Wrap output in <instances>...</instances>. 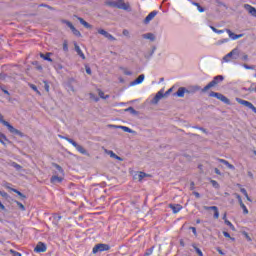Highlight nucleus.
Listing matches in <instances>:
<instances>
[{"label":"nucleus","instance_id":"16","mask_svg":"<svg viewBox=\"0 0 256 256\" xmlns=\"http://www.w3.org/2000/svg\"><path fill=\"white\" fill-rule=\"evenodd\" d=\"M62 181L63 177L58 176L57 174H54L50 179V182L53 183V185H57V183H61Z\"/></svg>","mask_w":256,"mask_h":256},{"label":"nucleus","instance_id":"27","mask_svg":"<svg viewBox=\"0 0 256 256\" xmlns=\"http://www.w3.org/2000/svg\"><path fill=\"white\" fill-rule=\"evenodd\" d=\"M97 92L101 99H109V95H105V92L102 91L101 89H98Z\"/></svg>","mask_w":256,"mask_h":256},{"label":"nucleus","instance_id":"4","mask_svg":"<svg viewBox=\"0 0 256 256\" xmlns=\"http://www.w3.org/2000/svg\"><path fill=\"white\" fill-rule=\"evenodd\" d=\"M224 77L221 75L215 76L214 79L207 84L202 91L205 93L206 91H209V89H211L212 87H215V85H219V83H221V81H223Z\"/></svg>","mask_w":256,"mask_h":256},{"label":"nucleus","instance_id":"29","mask_svg":"<svg viewBox=\"0 0 256 256\" xmlns=\"http://www.w3.org/2000/svg\"><path fill=\"white\" fill-rule=\"evenodd\" d=\"M5 141L9 142V139H7V136H5V134L0 132V143H2V145H5Z\"/></svg>","mask_w":256,"mask_h":256},{"label":"nucleus","instance_id":"39","mask_svg":"<svg viewBox=\"0 0 256 256\" xmlns=\"http://www.w3.org/2000/svg\"><path fill=\"white\" fill-rule=\"evenodd\" d=\"M15 203L17 204V206L19 207V209H21V211H25V205H23V203L19 202V201H15Z\"/></svg>","mask_w":256,"mask_h":256},{"label":"nucleus","instance_id":"47","mask_svg":"<svg viewBox=\"0 0 256 256\" xmlns=\"http://www.w3.org/2000/svg\"><path fill=\"white\" fill-rule=\"evenodd\" d=\"M44 89L47 93H49V83H47V81H44Z\"/></svg>","mask_w":256,"mask_h":256},{"label":"nucleus","instance_id":"52","mask_svg":"<svg viewBox=\"0 0 256 256\" xmlns=\"http://www.w3.org/2000/svg\"><path fill=\"white\" fill-rule=\"evenodd\" d=\"M0 195L1 197H4V199H7V197H9V194H7V192L0 191Z\"/></svg>","mask_w":256,"mask_h":256},{"label":"nucleus","instance_id":"21","mask_svg":"<svg viewBox=\"0 0 256 256\" xmlns=\"http://www.w3.org/2000/svg\"><path fill=\"white\" fill-rule=\"evenodd\" d=\"M185 91H187V88L180 87L174 95L177 97H185Z\"/></svg>","mask_w":256,"mask_h":256},{"label":"nucleus","instance_id":"2","mask_svg":"<svg viewBox=\"0 0 256 256\" xmlns=\"http://www.w3.org/2000/svg\"><path fill=\"white\" fill-rule=\"evenodd\" d=\"M59 137L60 139H65L66 141H68V143H71V145H73V147H75V149H77V151L82 155H87V150L83 146L75 142V140L61 135H59Z\"/></svg>","mask_w":256,"mask_h":256},{"label":"nucleus","instance_id":"25","mask_svg":"<svg viewBox=\"0 0 256 256\" xmlns=\"http://www.w3.org/2000/svg\"><path fill=\"white\" fill-rule=\"evenodd\" d=\"M209 209L214 211V219H219V209L217 206H210Z\"/></svg>","mask_w":256,"mask_h":256},{"label":"nucleus","instance_id":"30","mask_svg":"<svg viewBox=\"0 0 256 256\" xmlns=\"http://www.w3.org/2000/svg\"><path fill=\"white\" fill-rule=\"evenodd\" d=\"M124 111L131 113V115H138L137 110L133 107L126 108Z\"/></svg>","mask_w":256,"mask_h":256},{"label":"nucleus","instance_id":"53","mask_svg":"<svg viewBox=\"0 0 256 256\" xmlns=\"http://www.w3.org/2000/svg\"><path fill=\"white\" fill-rule=\"evenodd\" d=\"M90 99H94V101H99V98L98 97H95V94L93 93H90Z\"/></svg>","mask_w":256,"mask_h":256},{"label":"nucleus","instance_id":"38","mask_svg":"<svg viewBox=\"0 0 256 256\" xmlns=\"http://www.w3.org/2000/svg\"><path fill=\"white\" fill-rule=\"evenodd\" d=\"M12 167H14V169H16L17 171H21V165L17 164L16 162H13L12 164Z\"/></svg>","mask_w":256,"mask_h":256},{"label":"nucleus","instance_id":"46","mask_svg":"<svg viewBox=\"0 0 256 256\" xmlns=\"http://www.w3.org/2000/svg\"><path fill=\"white\" fill-rule=\"evenodd\" d=\"M40 7H46V9H49L50 11H55V8H53L47 4H41Z\"/></svg>","mask_w":256,"mask_h":256},{"label":"nucleus","instance_id":"11","mask_svg":"<svg viewBox=\"0 0 256 256\" xmlns=\"http://www.w3.org/2000/svg\"><path fill=\"white\" fill-rule=\"evenodd\" d=\"M244 9L248 11L249 15L252 17H256V8L249 5V4H244Z\"/></svg>","mask_w":256,"mask_h":256},{"label":"nucleus","instance_id":"58","mask_svg":"<svg viewBox=\"0 0 256 256\" xmlns=\"http://www.w3.org/2000/svg\"><path fill=\"white\" fill-rule=\"evenodd\" d=\"M189 229L192 231V233H194L195 235H197V228H195V227H189Z\"/></svg>","mask_w":256,"mask_h":256},{"label":"nucleus","instance_id":"33","mask_svg":"<svg viewBox=\"0 0 256 256\" xmlns=\"http://www.w3.org/2000/svg\"><path fill=\"white\" fill-rule=\"evenodd\" d=\"M240 191L246 197L247 201L251 202V198L249 197V194L247 193V190L245 188H241Z\"/></svg>","mask_w":256,"mask_h":256},{"label":"nucleus","instance_id":"64","mask_svg":"<svg viewBox=\"0 0 256 256\" xmlns=\"http://www.w3.org/2000/svg\"><path fill=\"white\" fill-rule=\"evenodd\" d=\"M248 91H250V93H251V92H253V91H256V88L253 87V86H251L250 88H248Z\"/></svg>","mask_w":256,"mask_h":256},{"label":"nucleus","instance_id":"42","mask_svg":"<svg viewBox=\"0 0 256 256\" xmlns=\"http://www.w3.org/2000/svg\"><path fill=\"white\" fill-rule=\"evenodd\" d=\"M63 51H69V44L67 43V40H65L63 43Z\"/></svg>","mask_w":256,"mask_h":256},{"label":"nucleus","instance_id":"14","mask_svg":"<svg viewBox=\"0 0 256 256\" xmlns=\"http://www.w3.org/2000/svg\"><path fill=\"white\" fill-rule=\"evenodd\" d=\"M145 177H151V175L145 173V172H137L134 175V179H137L139 181H143V179H145Z\"/></svg>","mask_w":256,"mask_h":256},{"label":"nucleus","instance_id":"18","mask_svg":"<svg viewBox=\"0 0 256 256\" xmlns=\"http://www.w3.org/2000/svg\"><path fill=\"white\" fill-rule=\"evenodd\" d=\"M170 209H172L173 213H179L181 209H183V206L180 204H169Z\"/></svg>","mask_w":256,"mask_h":256},{"label":"nucleus","instance_id":"44","mask_svg":"<svg viewBox=\"0 0 256 256\" xmlns=\"http://www.w3.org/2000/svg\"><path fill=\"white\" fill-rule=\"evenodd\" d=\"M240 207H241V209H243V213L245 215H247V213H249V210L247 209V206H245V204H242Z\"/></svg>","mask_w":256,"mask_h":256},{"label":"nucleus","instance_id":"34","mask_svg":"<svg viewBox=\"0 0 256 256\" xmlns=\"http://www.w3.org/2000/svg\"><path fill=\"white\" fill-rule=\"evenodd\" d=\"M210 183L212 187H214V189H219L220 187L219 182H217L216 180H210Z\"/></svg>","mask_w":256,"mask_h":256},{"label":"nucleus","instance_id":"23","mask_svg":"<svg viewBox=\"0 0 256 256\" xmlns=\"http://www.w3.org/2000/svg\"><path fill=\"white\" fill-rule=\"evenodd\" d=\"M41 59H44V61H49L50 63H53V59H51V53L40 54Z\"/></svg>","mask_w":256,"mask_h":256},{"label":"nucleus","instance_id":"35","mask_svg":"<svg viewBox=\"0 0 256 256\" xmlns=\"http://www.w3.org/2000/svg\"><path fill=\"white\" fill-rule=\"evenodd\" d=\"M210 28L212 29V31L214 33H218V35H221V33H225V30H219V29L215 28L214 26H210Z\"/></svg>","mask_w":256,"mask_h":256},{"label":"nucleus","instance_id":"22","mask_svg":"<svg viewBox=\"0 0 256 256\" xmlns=\"http://www.w3.org/2000/svg\"><path fill=\"white\" fill-rule=\"evenodd\" d=\"M77 19L81 23V25H83L86 29H92L93 26L89 24L87 21H85L83 18L78 17Z\"/></svg>","mask_w":256,"mask_h":256},{"label":"nucleus","instance_id":"63","mask_svg":"<svg viewBox=\"0 0 256 256\" xmlns=\"http://www.w3.org/2000/svg\"><path fill=\"white\" fill-rule=\"evenodd\" d=\"M214 171H215L216 175H221V171L219 170V168H215Z\"/></svg>","mask_w":256,"mask_h":256},{"label":"nucleus","instance_id":"13","mask_svg":"<svg viewBox=\"0 0 256 256\" xmlns=\"http://www.w3.org/2000/svg\"><path fill=\"white\" fill-rule=\"evenodd\" d=\"M226 33H228L230 39H232L233 41L241 39V37H243V34H235L230 29H226Z\"/></svg>","mask_w":256,"mask_h":256},{"label":"nucleus","instance_id":"48","mask_svg":"<svg viewBox=\"0 0 256 256\" xmlns=\"http://www.w3.org/2000/svg\"><path fill=\"white\" fill-rule=\"evenodd\" d=\"M106 39H108L109 41H116V38L113 35H111V34H108Z\"/></svg>","mask_w":256,"mask_h":256},{"label":"nucleus","instance_id":"20","mask_svg":"<svg viewBox=\"0 0 256 256\" xmlns=\"http://www.w3.org/2000/svg\"><path fill=\"white\" fill-rule=\"evenodd\" d=\"M74 49H75L77 55H79V57H81V59L85 60V54L83 53V51L81 50L79 45H77V43H74Z\"/></svg>","mask_w":256,"mask_h":256},{"label":"nucleus","instance_id":"5","mask_svg":"<svg viewBox=\"0 0 256 256\" xmlns=\"http://www.w3.org/2000/svg\"><path fill=\"white\" fill-rule=\"evenodd\" d=\"M237 57H239V49L234 48L230 53L223 57V61L229 63V61L235 60Z\"/></svg>","mask_w":256,"mask_h":256},{"label":"nucleus","instance_id":"56","mask_svg":"<svg viewBox=\"0 0 256 256\" xmlns=\"http://www.w3.org/2000/svg\"><path fill=\"white\" fill-rule=\"evenodd\" d=\"M124 75H133V73H131V71L124 69L123 71Z\"/></svg>","mask_w":256,"mask_h":256},{"label":"nucleus","instance_id":"54","mask_svg":"<svg viewBox=\"0 0 256 256\" xmlns=\"http://www.w3.org/2000/svg\"><path fill=\"white\" fill-rule=\"evenodd\" d=\"M219 95V92H210L209 96L210 97H217Z\"/></svg>","mask_w":256,"mask_h":256},{"label":"nucleus","instance_id":"6","mask_svg":"<svg viewBox=\"0 0 256 256\" xmlns=\"http://www.w3.org/2000/svg\"><path fill=\"white\" fill-rule=\"evenodd\" d=\"M110 247L108 244H97L94 246L92 253L97 254L103 251H109Z\"/></svg>","mask_w":256,"mask_h":256},{"label":"nucleus","instance_id":"24","mask_svg":"<svg viewBox=\"0 0 256 256\" xmlns=\"http://www.w3.org/2000/svg\"><path fill=\"white\" fill-rule=\"evenodd\" d=\"M144 80H145V75L142 74V75L138 76V78L135 81L132 82V85H139Z\"/></svg>","mask_w":256,"mask_h":256},{"label":"nucleus","instance_id":"32","mask_svg":"<svg viewBox=\"0 0 256 256\" xmlns=\"http://www.w3.org/2000/svg\"><path fill=\"white\" fill-rule=\"evenodd\" d=\"M11 191H13V193H17L21 199H27V196H25V194L21 193L19 190L11 189Z\"/></svg>","mask_w":256,"mask_h":256},{"label":"nucleus","instance_id":"45","mask_svg":"<svg viewBox=\"0 0 256 256\" xmlns=\"http://www.w3.org/2000/svg\"><path fill=\"white\" fill-rule=\"evenodd\" d=\"M236 195V199H238L239 205L242 206L243 203V199H241V196L239 194H235Z\"/></svg>","mask_w":256,"mask_h":256},{"label":"nucleus","instance_id":"31","mask_svg":"<svg viewBox=\"0 0 256 256\" xmlns=\"http://www.w3.org/2000/svg\"><path fill=\"white\" fill-rule=\"evenodd\" d=\"M52 165L53 167H55V169H57L58 173H61V175H63L64 173L63 168L59 164L53 163Z\"/></svg>","mask_w":256,"mask_h":256},{"label":"nucleus","instance_id":"41","mask_svg":"<svg viewBox=\"0 0 256 256\" xmlns=\"http://www.w3.org/2000/svg\"><path fill=\"white\" fill-rule=\"evenodd\" d=\"M223 235H224V237H226L227 239H231V241H235V238L231 237V235H230L228 232L224 231V232H223Z\"/></svg>","mask_w":256,"mask_h":256},{"label":"nucleus","instance_id":"17","mask_svg":"<svg viewBox=\"0 0 256 256\" xmlns=\"http://www.w3.org/2000/svg\"><path fill=\"white\" fill-rule=\"evenodd\" d=\"M217 161H219V163H223V165H226V167H228V169H232V171H235V166H233L231 163H229V161H227L225 159H221V158H218Z\"/></svg>","mask_w":256,"mask_h":256},{"label":"nucleus","instance_id":"50","mask_svg":"<svg viewBox=\"0 0 256 256\" xmlns=\"http://www.w3.org/2000/svg\"><path fill=\"white\" fill-rule=\"evenodd\" d=\"M196 253L199 255V256H203V252L201 251V249L197 248V247H194Z\"/></svg>","mask_w":256,"mask_h":256},{"label":"nucleus","instance_id":"12","mask_svg":"<svg viewBox=\"0 0 256 256\" xmlns=\"http://www.w3.org/2000/svg\"><path fill=\"white\" fill-rule=\"evenodd\" d=\"M163 97H165V95L163 94V92L159 91L155 97L152 99L151 103L152 105H157V103H159V101H161V99H163Z\"/></svg>","mask_w":256,"mask_h":256},{"label":"nucleus","instance_id":"59","mask_svg":"<svg viewBox=\"0 0 256 256\" xmlns=\"http://www.w3.org/2000/svg\"><path fill=\"white\" fill-rule=\"evenodd\" d=\"M229 42V39L225 38V39H222L219 41V44H223V43H228Z\"/></svg>","mask_w":256,"mask_h":256},{"label":"nucleus","instance_id":"49","mask_svg":"<svg viewBox=\"0 0 256 256\" xmlns=\"http://www.w3.org/2000/svg\"><path fill=\"white\" fill-rule=\"evenodd\" d=\"M10 253H11L13 256H21V253L15 251V250H10Z\"/></svg>","mask_w":256,"mask_h":256},{"label":"nucleus","instance_id":"26","mask_svg":"<svg viewBox=\"0 0 256 256\" xmlns=\"http://www.w3.org/2000/svg\"><path fill=\"white\" fill-rule=\"evenodd\" d=\"M143 39H149L150 41H155V35L153 33H146L142 35Z\"/></svg>","mask_w":256,"mask_h":256},{"label":"nucleus","instance_id":"1","mask_svg":"<svg viewBox=\"0 0 256 256\" xmlns=\"http://www.w3.org/2000/svg\"><path fill=\"white\" fill-rule=\"evenodd\" d=\"M0 123L4 125V127H7L8 131L12 133L13 135H18V137H25V134L21 132L20 130H17V128L13 127L9 122H7L5 119H3V115L0 114Z\"/></svg>","mask_w":256,"mask_h":256},{"label":"nucleus","instance_id":"7","mask_svg":"<svg viewBox=\"0 0 256 256\" xmlns=\"http://www.w3.org/2000/svg\"><path fill=\"white\" fill-rule=\"evenodd\" d=\"M62 23H64L65 25H67V27H69V29H71L73 35H75L76 37H81V32L77 30V28H75V26H73V23L69 22V20H62Z\"/></svg>","mask_w":256,"mask_h":256},{"label":"nucleus","instance_id":"51","mask_svg":"<svg viewBox=\"0 0 256 256\" xmlns=\"http://www.w3.org/2000/svg\"><path fill=\"white\" fill-rule=\"evenodd\" d=\"M223 220L227 225H232L231 222H229V220H227V214H224L223 216Z\"/></svg>","mask_w":256,"mask_h":256},{"label":"nucleus","instance_id":"8","mask_svg":"<svg viewBox=\"0 0 256 256\" xmlns=\"http://www.w3.org/2000/svg\"><path fill=\"white\" fill-rule=\"evenodd\" d=\"M157 11H152V12H150L147 16H146V18L144 19V23H145V25H149V23H151V21H153V19H155V17H157Z\"/></svg>","mask_w":256,"mask_h":256},{"label":"nucleus","instance_id":"19","mask_svg":"<svg viewBox=\"0 0 256 256\" xmlns=\"http://www.w3.org/2000/svg\"><path fill=\"white\" fill-rule=\"evenodd\" d=\"M216 99H219V101H222V103H226V105H229L231 103V101H229V99L221 93H218V95L216 96Z\"/></svg>","mask_w":256,"mask_h":256},{"label":"nucleus","instance_id":"28","mask_svg":"<svg viewBox=\"0 0 256 256\" xmlns=\"http://www.w3.org/2000/svg\"><path fill=\"white\" fill-rule=\"evenodd\" d=\"M192 5H195V7H197L199 13H204L205 12V8H203L199 3L192 2Z\"/></svg>","mask_w":256,"mask_h":256},{"label":"nucleus","instance_id":"36","mask_svg":"<svg viewBox=\"0 0 256 256\" xmlns=\"http://www.w3.org/2000/svg\"><path fill=\"white\" fill-rule=\"evenodd\" d=\"M98 33L100 35H103V37H106L108 36L109 32L105 31L104 29H98Z\"/></svg>","mask_w":256,"mask_h":256},{"label":"nucleus","instance_id":"43","mask_svg":"<svg viewBox=\"0 0 256 256\" xmlns=\"http://www.w3.org/2000/svg\"><path fill=\"white\" fill-rule=\"evenodd\" d=\"M195 91H199V88H193V89H187L186 88L185 93L191 94V93H195Z\"/></svg>","mask_w":256,"mask_h":256},{"label":"nucleus","instance_id":"60","mask_svg":"<svg viewBox=\"0 0 256 256\" xmlns=\"http://www.w3.org/2000/svg\"><path fill=\"white\" fill-rule=\"evenodd\" d=\"M195 189V182L190 183V191H193Z\"/></svg>","mask_w":256,"mask_h":256},{"label":"nucleus","instance_id":"9","mask_svg":"<svg viewBox=\"0 0 256 256\" xmlns=\"http://www.w3.org/2000/svg\"><path fill=\"white\" fill-rule=\"evenodd\" d=\"M109 127H112L113 129H122V131H124L125 133H132V134L137 133V132H135V130H132L131 128H129L127 126L110 125Z\"/></svg>","mask_w":256,"mask_h":256},{"label":"nucleus","instance_id":"10","mask_svg":"<svg viewBox=\"0 0 256 256\" xmlns=\"http://www.w3.org/2000/svg\"><path fill=\"white\" fill-rule=\"evenodd\" d=\"M34 251H35L36 253H45V251H47V246H46L43 242H39V243L36 245Z\"/></svg>","mask_w":256,"mask_h":256},{"label":"nucleus","instance_id":"57","mask_svg":"<svg viewBox=\"0 0 256 256\" xmlns=\"http://www.w3.org/2000/svg\"><path fill=\"white\" fill-rule=\"evenodd\" d=\"M243 67H244L245 69H255V66H249V65H247V64H244Z\"/></svg>","mask_w":256,"mask_h":256},{"label":"nucleus","instance_id":"40","mask_svg":"<svg viewBox=\"0 0 256 256\" xmlns=\"http://www.w3.org/2000/svg\"><path fill=\"white\" fill-rule=\"evenodd\" d=\"M242 235L245 237V239H246L247 241H252L251 236H249V234H248L247 232L242 231Z\"/></svg>","mask_w":256,"mask_h":256},{"label":"nucleus","instance_id":"55","mask_svg":"<svg viewBox=\"0 0 256 256\" xmlns=\"http://www.w3.org/2000/svg\"><path fill=\"white\" fill-rule=\"evenodd\" d=\"M122 33L125 37H129V30L124 29Z\"/></svg>","mask_w":256,"mask_h":256},{"label":"nucleus","instance_id":"3","mask_svg":"<svg viewBox=\"0 0 256 256\" xmlns=\"http://www.w3.org/2000/svg\"><path fill=\"white\" fill-rule=\"evenodd\" d=\"M106 5H108V7H116V9H123V11H131V5L129 4H120L116 1H108L106 2Z\"/></svg>","mask_w":256,"mask_h":256},{"label":"nucleus","instance_id":"37","mask_svg":"<svg viewBox=\"0 0 256 256\" xmlns=\"http://www.w3.org/2000/svg\"><path fill=\"white\" fill-rule=\"evenodd\" d=\"M30 87L33 91L37 93V95H41V92L39 91V89H37V86H35V84H30Z\"/></svg>","mask_w":256,"mask_h":256},{"label":"nucleus","instance_id":"62","mask_svg":"<svg viewBox=\"0 0 256 256\" xmlns=\"http://www.w3.org/2000/svg\"><path fill=\"white\" fill-rule=\"evenodd\" d=\"M86 73H87L88 75H91V68L88 67V66H86Z\"/></svg>","mask_w":256,"mask_h":256},{"label":"nucleus","instance_id":"61","mask_svg":"<svg viewBox=\"0 0 256 256\" xmlns=\"http://www.w3.org/2000/svg\"><path fill=\"white\" fill-rule=\"evenodd\" d=\"M249 59V56L247 55V54H244L243 56H242V60L243 61H247Z\"/></svg>","mask_w":256,"mask_h":256},{"label":"nucleus","instance_id":"15","mask_svg":"<svg viewBox=\"0 0 256 256\" xmlns=\"http://www.w3.org/2000/svg\"><path fill=\"white\" fill-rule=\"evenodd\" d=\"M105 153L109 155L112 159H116L117 161H123V158L119 157L113 150L105 149Z\"/></svg>","mask_w":256,"mask_h":256}]
</instances>
